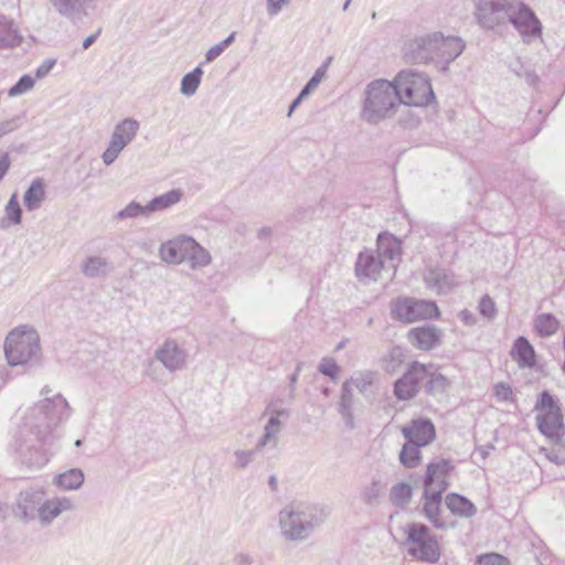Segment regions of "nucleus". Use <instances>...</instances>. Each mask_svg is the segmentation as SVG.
<instances>
[{"instance_id":"1","label":"nucleus","mask_w":565,"mask_h":565,"mask_svg":"<svg viewBox=\"0 0 565 565\" xmlns=\"http://www.w3.org/2000/svg\"><path fill=\"white\" fill-rule=\"evenodd\" d=\"M67 417L68 403L60 393L21 409V424L12 444L21 460L32 468L45 466L49 456L44 447L53 444L56 427Z\"/></svg>"},{"instance_id":"2","label":"nucleus","mask_w":565,"mask_h":565,"mask_svg":"<svg viewBox=\"0 0 565 565\" xmlns=\"http://www.w3.org/2000/svg\"><path fill=\"white\" fill-rule=\"evenodd\" d=\"M465 49L463 41L458 36H444L440 32L427 33L409 41L405 47V56L415 63L443 64V70L456 60Z\"/></svg>"},{"instance_id":"3","label":"nucleus","mask_w":565,"mask_h":565,"mask_svg":"<svg viewBox=\"0 0 565 565\" xmlns=\"http://www.w3.org/2000/svg\"><path fill=\"white\" fill-rule=\"evenodd\" d=\"M3 354L11 367H33L42 364L43 353L40 334L30 324H20L7 334Z\"/></svg>"},{"instance_id":"4","label":"nucleus","mask_w":565,"mask_h":565,"mask_svg":"<svg viewBox=\"0 0 565 565\" xmlns=\"http://www.w3.org/2000/svg\"><path fill=\"white\" fill-rule=\"evenodd\" d=\"M328 518L324 509L312 504H289L278 514L282 536L289 541H305Z\"/></svg>"},{"instance_id":"5","label":"nucleus","mask_w":565,"mask_h":565,"mask_svg":"<svg viewBox=\"0 0 565 565\" xmlns=\"http://www.w3.org/2000/svg\"><path fill=\"white\" fill-rule=\"evenodd\" d=\"M399 105V95L394 83L382 78L374 79L364 89L361 118L369 124H379L392 117Z\"/></svg>"},{"instance_id":"6","label":"nucleus","mask_w":565,"mask_h":565,"mask_svg":"<svg viewBox=\"0 0 565 565\" xmlns=\"http://www.w3.org/2000/svg\"><path fill=\"white\" fill-rule=\"evenodd\" d=\"M159 256L162 262L171 265L189 263L191 269L206 267L211 263L210 253L194 238L178 235L160 245Z\"/></svg>"},{"instance_id":"7","label":"nucleus","mask_w":565,"mask_h":565,"mask_svg":"<svg viewBox=\"0 0 565 565\" xmlns=\"http://www.w3.org/2000/svg\"><path fill=\"white\" fill-rule=\"evenodd\" d=\"M405 540L402 545L407 555L417 562L435 564L441 555L437 536L423 523H409L403 529Z\"/></svg>"},{"instance_id":"8","label":"nucleus","mask_w":565,"mask_h":565,"mask_svg":"<svg viewBox=\"0 0 565 565\" xmlns=\"http://www.w3.org/2000/svg\"><path fill=\"white\" fill-rule=\"evenodd\" d=\"M393 83L396 92H398L401 104L424 106L434 98L429 79L419 72L413 70L401 71Z\"/></svg>"},{"instance_id":"9","label":"nucleus","mask_w":565,"mask_h":565,"mask_svg":"<svg viewBox=\"0 0 565 565\" xmlns=\"http://www.w3.org/2000/svg\"><path fill=\"white\" fill-rule=\"evenodd\" d=\"M534 411L539 431L548 440H561L565 437L564 417L561 405L548 392L541 393Z\"/></svg>"},{"instance_id":"10","label":"nucleus","mask_w":565,"mask_h":565,"mask_svg":"<svg viewBox=\"0 0 565 565\" xmlns=\"http://www.w3.org/2000/svg\"><path fill=\"white\" fill-rule=\"evenodd\" d=\"M514 0H473V18L487 31L505 26Z\"/></svg>"},{"instance_id":"11","label":"nucleus","mask_w":565,"mask_h":565,"mask_svg":"<svg viewBox=\"0 0 565 565\" xmlns=\"http://www.w3.org/2000/svg\"><path fill=\"white\" fill-rule=\"evenodd\" d=\"M392 315L403 322L412 323L438 317L439 309L434 301L404 298L395 301Z\"/></svg>"},{"instance_id":"12","label":"nucleus","mask_w":565,"mask_h":565,"mask_svg":"<svg viewBox=\"0 0 565 565\" xmlns=\"http://www.w3.org/2000/svg\"><path fill=\"white\" fill-rule=\"evenodd\" d=\"M139 130V122L134 118H125L119 121L110 136L108 147L102 154L106 166H110L120 152L135 139Z\"/></svg>"},{"instance_id":"13","label":"nucleus","mask_w":565,"mask_h":565,"mask_svg":"<svg viewBox=\"0 0 565 565\" xmlns=\"http://www.w3.org/2000/svg\"><path fill=\"white\" fill-rule=\"evenodd\" d=\"M268 415L269 418L264 426V430L259 439L257 440V449L264 450L265 448L276 449L279 441V435L284 429V424L280 420L281 417H288L289 411L286 408L277 407L275 403H269L263 414Z\"/></svg>"},{"instance_id":"14","label":"nucleus","mask_w":565,"mask_h":565,"mask_svg":"<svg viewBox=\"0 0 565 565\" xmlns=\"http://www.w3.org/2000/svg\"><path fill=\"white\" fill-rule=\"evenodd\" d=\"M512 24L522 36L534 38L541 35V22L529 6L514 0L509 18L505 19V25Z\"/></svg>"},{"instance_id":"15","label":"nucleus","mask_w":565,"mask_h":565,"mask_svg":"<svg viewBox=\"0 0 565 565\" xmlns=\"http://www.w3.org/2000/svg\"><path fill=\"white\" fill-rule=\"evenodd\" d=\"M428 376V367L422 363L414 362L408 371L395 382L394 394L401 401L414 397L420 383Z\"/></svg>"},{"instance_id":"16","label":"nucleus","mask_w":565,"mask_h":565,"mask_svg":"<svg viewBox=\"0 0 565 565\" xmlns=\"http://www.w3.org/2000/svg\"><path fill=\"white\" fill-rule=\"evenodd\" d=\"M44 492L40 489L29 488L21 491L12 505V512L17 519L30 522L38 519Z\"/></svg>"},{"instance_id":"17","label":"nucleus","mask_w":565,"mask_h":565,"mask_svg":"<svg viewBox=\"0 0 565 565\" xmlns=\"http://www.w3.org/2000/svg\"><path fill=\"white\" fill-rule=\"evenodd\" d=\"M154 358L169 372H178L186 366L188 353L173 339L166 340L154 352Z\"/></svg>"},{"instance_id":"18","label":"nucleus","mask_w":565,"mask_h":565,"mask_svg":"<svg viewBox=\"0 0 565 565\" xmlns=\"http://www.w3.org/2000/svg\"><path fill=\"white\" fill-rule=\"evenodd\" d=\"M384 270H390L387 264L374 250L366 249L359 254L355 263V274L361 281H376Z\"/></svg>"},{"instance_id":"19","label":"nucleus","mask_w":565,"mask_h":565,"mask_svg":"<svg viewBox=\"0 0 565 565\" xmlns=\"http://www.w3.org/2000/svg\"><path fill=\"white\" fill-rule=\"evenodd\" d=\"M75 509V503L68 497H53L47 500H42L38 520L44 526L51 525L54 520L65 512H71Z\"/></svg>"},{"instance_id":"20","label":"nucleus","mask_w":565,"mask_h":565,"mask_svg":"<svg viewBox=\"0 0 565 565\" xmlns=\"http://www.w3.org/2000/svg\"><path fill=\"white\" fill-rule=\"evenodd\" d=\"M53 9L62 17L72 21L88 17V10H94L99 0H47Z\"/></svg>"},{"instance_id":"21","label":"nucleus","mask_w":565,"mask_h":565,"mask_svg":"<svg viewBox=\"0 0 565 565\" xmlns=\"http://www.w3.org/2000/svg\"><path fill=\"white\" fill-rule=\"evenodd\" d=\"M402 434L406 440L417 446H427L436 437L435 427L429 419L418 418L402 428Z\"/></svg>"},{"instance_id":"22","label":"nucleus","mask_w":565,"mask_h":565,"mask_svg":"<svg viewBox=\"0 0 565 565\" xmlns=\"http://www.w3.org/2000/svg\"><path fill=\"white\" fill-rule=\"evenodd\" d=\"M441 335V329L435 326H423L409 330L407 339L418 350L428 351L440 343Z\"/></svg>"},{"instance_id":"23","label":"nucleus","mask_w":565,"mask_h":565,"mask_svg":"<svg viewBox=\"0 0 565 565\" xmlns=\"http://www.w3.org/2000/svg\"><path fill=\"white\" fill-rule=\"evenodd\" d=\"M452 465L449 460L440 459L427 466L424 489L445 492L448 488L447 477Z\"/></svg>"},{"instance_id":"24","label":"nucleus","mask_w":565,"mask_h":565,"mask_svg":"<svg viewBox=\"0 0 565 565\" xmlns=\"http://www.w3.org/2000/svg\"><path fill=\"white\" fill-rule=\"evenodd\" d=\"M374 253L385 260L388 269H394L402 253L401 242L392 234L381 233L377 236L376 250Z\"/></svg>"},{"instance_id":"25","label":"nucleus","mask_w":565,"mask_h":565,"mask_svg":"<svg viewBox=\"0 0 565 565\" xmlns=\"http://www.w3.org/2000/svg\"><path fill=\"white\" fill-rule=\"evenodd\" d=\"M443 491L424 489L423 511L426 519L437 529H447L449 524L441 518V497Z\"/></svg>"},{"instance_id":"26","label":"nucleus","mask_w":565,"mask_h":565,"mask_svg":"<svg viewBox=\"0 0 565 565\" xmlns=\"http://www.w3.org/2000/svg\"><path fill=\"white\" fill-rule=\"evenodd\" d=\"M425 282L428 289L439 295L449 292L458 285L455 275L444 268L430 269L425 276Z\"/></svg>"},{"instance_id":"27","label":"nucleus","mask_w":565,"mask_h":565,"mask_svg":"<svg viewBox=\"0 0 565 565\" xmlns=\"http://www.w3.org/2000/svg\"><path fill=\"white\" fill-rule=\"evenodd\" d=\"M113 270L111 262L104 256L92 255L83 259L81 271L87 278H104Z\"/></svg>"},{"instance_id":"28","label":"nucleus","mask_w":565,"mask_h":565,"mask_svg":"<svg viewBox=\"0 0 565 565\" xmlns=\"http://www.w3.org/2000/svg\"><path fill=\"white\" fill-rule=\"evenodd\" d=\"M183 198V191L181 189H173L163 194L154 196L146 205L149 216L152 213L166 211L173 205L178 204Z\"/></svg>"},{"instance_id":"29","label":"nucleus","mask_w":565,"mask_h":565,"mask_svg":"<svg viewBox=\"0 0 565 565\" xmlns=\"http://www.w3.org/2000/svg\"><path fill=\"white\" fill-rule=\"evenodd\" d=\"M385 490V483L380 477H373L360 490V499L367 507H377Z\"/></svg>"},{"instance_id":"30","label":"nucleus","mask_w":565,"mask_h":565,"mask_svg":"<svg viewBox=\"0 0 565 565\" xmlns=\"http://www.w3.org/2000/svg\"><path fill=\"white\" fill-rule=\"evenodd\" d=\"M85 477L82 469L72 468L53 478V484L64 491L78 490L84 483Z\"/></svg>"},{"instance_id":"31","label":"nucleus","mask_w":565,"mask_h":565,"mask_svg":"<svg viewBox=\"0 0 565 565\" xmlns=\"http://www.w3.org/2000/svg\"><path fill=\"white\" fill-rule=\"evenodd\" d=\"M379 379L377 373L372 371H363L356 373L349 381L344 382L343 385H349L351 392L356 388L362 395L370 396L374 393L373 387Z\"/></svg>"},{"instance_id":"32","label":"nucleus","mask_w":565,"mask_h":565,"mask_svg":"<svg viewBox=\"0 0 565 565\" xmlns=\"http://www.w3.org/2000/svg\"><path fill=\"white\" fill-rule=\"evenodd\" d=\"M445 503L452 514L461 518H471L477 513L475 504L466 497L457 493L448 494Z\"/></svg>"},{"instance_id":"33","label":"nucleus","mask_w":565,"mask_h":565,"mask_svg":"<svg viewBox=\"0 0 565 565\" xmlns=\"http://www.w3.org/2000/svg\"><path fill=\"white\" fill-rule=\"evenodd\" d=\"M23 38L13 21L0 19V49H12L21 44Z\"/></svg>"},{"instance_id":"34","label":"nucleus","mask_w":565,"mask_h":565,"mask_svg":"<svg viewBox=\"0 0 565 565\" xmlns=\"http://www.w3.org/2000/svg\"><path fill=\"white\" fill-rule=\"evenodd\" d=\"M512 354L521 367H531L535 363L534 349L523 337L516 339L513 345Z\"/></svg>"},{"instance_id":"35","label":"nucleus","mask_w":565,"mask_h":565,"mask_svg":"<svg viewBox=\"0 0 565 565\" xmlns=\"http://www.w3.org/2000/svg\"><path fill=\"white\" fill-rule=\"evenodd\" d=\"M533 326L540 337L550 338L558 331L561 323L554 315L541 313L535 317Z\"/></svg>"},{"instance_id":"36","label":"nucleus","mask_w":565,"mask_h":565,"mask_svg":"<svg viewBox=\"0 0 565 565\" xmlns=\"http://www.w3.org/2000/svg\"><path fill=\"white\" fill-rule=\"evenodd\" d=\"M422 447L423 446H417L416 444L406 440L398 455L401 465L408 469L418 467L422 462Z\"/></svg>"},{"instance_id":"37","label":"nucleus","mask_w":565,"mask_h":565,"mask_svg":"<svg viewBox=\"0 0 565 565\" xmlns=\"http://www.w3.org/2000/svg\"><path fill=\"white\" fill-rule=\"evenodd\" d=\"M353 407V393L351 392V387L349 385H342L341 399L339 403L338 411L342 416L345 426L350 429L354 428V417L352 413Z\"/></svg>"},{"instance_id":"38","label":"nucleus","mask_w":565,"mask_h":565,"mask_svg":"<svg viewBox=\"0 0 565 565\" xmlns=\"http://www.w3.org/2000/svg\"><path fill=\"white\" fill-rule=\"evenodd\" d=\"M6 216L0 220V228L7 230L11 225L21 223L22 210L20 207L17 194H12L4 209Z\"/></svg>"},{"instance_id":"39","label":"nucleus","mask_w":565,"mask_h":565,"mask_svg":"<svg viewBox=\"0 0 565 565\" xmlns=\"http://www.w3.org/2000/svg\"><path fill=\"white\" fill-rule=\"evenodd\" d=\"M45 198V191L42 182L40 180H35L31 183L29 189L25 191L23 196V202L25 207L29 211L38 210L41 205V202Z\"/></svg>"},{"instance_id":"40","label":"nucleus","mask_w":565,"mask_h":565,"mask_svg":"<svg viewBox=\"0 0 565 565\" xmlns=\"http://www.w3.org/2000/svg\"><path fill=\"white\" fill-rule=\"evenodd\" d=\"M412 487L406 482H398L390 490V501L397 508L406 507L412 499Z\"/></svg>"},{"instance_id":"41","label":"nucleus","mask_w":565,"mask_h":565,"mask_svg":"<svg viewBox=\"0 0 565 565\" xmlns=\"http://www.w3.org/2000/svg\"><path fill=\"white\" fill-rule=\"evenodd\" d=\"M552 447H541L540 454H543L551 462L563 466L565 465V437L561 440H550Z\"/></svg>"},{"instance_id":"42","label":"nucleus","mask_w":565,"mask_h":565,"mask_svg":"<svg viewBox=\"0 0 565 565\" xmlns=\"http://www.w3.org/2000/svg\"><path fill=\"white\" fill-rule=\"evenodd\" d=\"M203 71L200 66L185 74L181 79L180 92L185 96H193L201 83Z\"/></svg>"},{"instance_id":"43","label":"nucleus","mask_w":565,"mask_h":565,"mask_svg":"<svg viewBox=\"0 0 565 565\" xmlns=\"http://www.w3.org/2000/svg\"><path fill=\"white\" fill-rule=\"evenodd\" d=\"M138 216L149 217L147 205H141L132 201L126 207L117 212L114 218L117 221H124L136 218Z\"/></svg>"},{"instance_id":"44","label":"nucleus","mask_w":565,"mask_h":565,"mask_svg":"<svg viewBox=\"0 0 565 565\" xmlns=\"http://www.w3.org/2000/svg\"><path fill=\"white\" fill-rule=\"evenodd\" d=\"M426 390L430 394L444 393L450 385L449 380L440 373L428 371Z\"/></svg>"},{"instance_id":"45","label":"nucleus","mask_w":565,"mask_h":565,"mask_svg":"<svg viewBox=\"0 0 565 565\" xmlns=\"http://www.w3.org/2000/svg\"><path fill=\"white\" fill-rule=\"evenodd\" d=\"M262 449H257V445L253 449L249 450H243L237 449L234 451V458L235 462L234 466L238 469H244L248 465H250L254 460L257 454L262 452Z\"/></svg>"},{"instance_id":"46","label":"nucleus","mask_w":565,"mask_h":565,"mask_svg":"<svg viewBox=\"0 0 565 565\" xmlns=\"http://www.w3.org/2000/svg\"><path fill=\"white\" fill-rule=\"evenodd\" d=\"M235 36L236 32L234 31L223 41L210 47L205 53V62L211 63L216 60L234 42Z\"/></svg>"},{"instance_id":"47","label":"nucleus","mask_w":565,"mask_h":565,"mask_svg":"<svg viewBox=\"0 0 565 565\" xmlns=\"http://www.w3.org/2000/svg\"><path fill=\"white\" fill-rule=\"evenodd\" d=\"M34 86V78L30 75H23L10 89L9 96H18L26 93Z\"/></svg>"},{"instance_id":"48","label":"nucleus","mask_w":565,"mask_h":565,"mask_svg":"<svg viewBox=\"0 0 565 565\" xmlns=\"http://www.w3.org/2000/svg\"><path fill=\"white\" fill-rule=\"evenodd\" d=\"M332 62V57L329 56L323 63L322 65H320L313 76L308 81L307 85L312 87L313 89H316L319 84L327 77V72H328V68L330 66Z\"/></svg>"},{"instance_id":"49","label":"nucleus","mask_w":565,"mask_h":565,"mask_svg":"<svg viewBox=\"0 0 565 565\" xmlns=\"http://www.w3.org/2000/svg\"><path fill=\"white\" fill-rule=\"evenodd\" d=\"M403 356L401 348H393L385 358V370L395 372L396 367L403 362Z\"/></svg>"},{"instance_id":"50","label":"nucleus","mask_w":565,"mask_h":565,"mask_svg":"<svg viewBox=\"0 0 565 565\" xmlns=\"http://www.w3.org/2000/svg\"><path fill=\"white\" fill-rule=\"evenodd\" d=\"M339 370L340 369H339L338 364L335 363V361L330 358L322 359V361L319 365V371L332 380H335L338 377Z\"/></svg>"},{"instance_id":"51","label":"nucleus","mask_w":565,"mask_h":565,"mask_svg":"<svg viewBox=\"0 0 565 565\" xmlns=\"http://www.w3.org/2000/svg\"><path fill=\"white\" fill-rule=\"evenodd\" d=\"M479 311L483 317L492 319L497 313L494 301L489 296H483L479 302Z\"/></svg>"},{"instance_id":"52","label":"nucleus","mask_w":565,"mask_h":565,"mask_svg":"<svg viewBox=\"0 0 565 565\" xmlns=\"http://www.w3.org/2000/svg\"><path fill=\"white\" fill-rule=\"evenodd\" d=\"M494 396L497 397L498 401L512 402L513 391L510 385L500 382L494 385Z\"/></svg>"},{"instance_id":"53","label":"nucleus","mask_w":565,"mask_h":565,"mask_svg":"<svg viewBox=\"0 0 565 565\" xmlns=\"http://www.w3.org/2000/svg\"><path fill=\"white\" fill-rule=\"evenodd\" d=\"M478 565H509V561L500 554L492 553L479 556Z\"/></svg>"},{"instance_id":"54","label":"nucleus","mask_w":565,"mask_h":565,"mask_svg":"<svg viewBox=\"0 0 565 565\" xmlns=\"http://www.w3.org/2000/svg\"><path fill=\"white\" fill-rule=\"evenodd\" d=\"M291 0H266V11L269 17L278 15L281 10L289 6Z\"/></svg>"},{"instance_id":"55","label":"nucleus","mask_w":565,"mask_h":565,"mask_svg":"<svg viewBox=\"0 0 565 565\" xmlns=\"http://www.w3.org/2000/svg\"><path fill=\"white\" fill-rule=\"evenodd\" d=\"M55 63H56V60H54V58L45 60L35 71L36 78L45 77L51 72V70L54 67Z\"/></svg>"},{"instance_id":"56","label":"nucleus","mask_w":565,"mask_h":565,"mask_svg":"<svg viewBox=\"0 0 565 565\" xmlns=\"http://www.w3.org/2000/svg\"><path fill=\"white\" fill-rule=\"evenodd\" d=\"M11 160L8 153H3L0 157V181L3 179V177L7 174L8 170L10 169Z\"/></svg>"},{"instance_id":"57","label":"nucleus","mask_w":565,"mask_h":565,"mask_svg":"<svg viewBox=\"0 0 565 565\" xmlns=\"http://www.w3.org/2000/svg\"><path fill=\"white\" fill-rule=\"evenodd\" d=\"M459 319L463 322V324L466 326H473L476 323V317L475 315L465 309V310H461L458 315Z\"/></svg>"},{"instance_id":"58","label":"nucleus","mask_w":565,"mask_h":565,"mask_svg":"<svg viewBox=\"0 0 565 565\" xmlns=\"http://www.w3.org/2000/svg\"><path fill=\"white\" fill-rule=\"evenodd\" d=\"M14 120H6L0 124V138L15 129Z\"/></svg>"},{"instance_id":"59","label":"nucleus","mask_w":565,"mask_h":565,"mask_svg":"<svg viewBox=\"0 0 565 565\" xmlns=\"http://www.w3.org/2000/svg\"><path fill=\"white\" fill-rule=\"evenodd\" d=\"M9 364L0 365V381L4 384L11 380V371Z\"/></svg>"},{"instance_id":"60","label":"nucleus","mask_w":565,"mask_h":565,"mask_svg":"<svg viewBox=\"0 0 565 565\" xmlns=\"http://www.w3.org/2000/svg\"><path fill=\"white\" fill-rule=\"evenodd\" d=\"M99 33H100V30H98L96 34H92L88 38H86L83 41V49L87 50L96 41Z\"/></svg>"},{"instance_id":"61","label":"nucleus","mask_w":565,"mask_h":565,"mask_svg":"<svg viewBox=\"0 0 565 565\" xmlns=\"http://www.w3.org/2000/svg\"><path fill=\"white\" fill-rule=\"evenodd\" d=\"M312 90H315V89L306 84L305 87L299 93V95L297 96V99H299V102L301 103L305 98H307L309 96V94Z\"/></svg>"},{"instance_id":"62","label":"nucleus","mask_w":565,"mask_h":565,"mask_svg":"<svg viewBox=\"0 0 565 565\" xmlns=\"http://www.w3.org/2000/svg\"><path fill=\"white\" fill-rule=\"evenodd\" d=\"M312 90H315V89L306 84L305 87L299 93V95L297 96V99H299V102L301 103L305 98H307L309 96V94Z\"/></svg>"},{"instance_id":"63","label":"nucleus","mask_w":565,"mask_h":565,"mask_svg":"<svg viewBox=\"0 0 565 565\" xmlns=\"http://www.w3.org/2000/svg\"><path fill=\"white\" fill-rule=\"evenodd\" d=\"M312 90H315V89L306 84L305 87L299 93V95L297 96V99H299V102L301 103L305 98H307L309 96V94Z\"/></svg>"},{"instance_id":"64","label":"nucleus","mask_w":565,"mask_h":565,"mask_svg":"<svg viewBox=\"0 0 565 565\" xmlns=\"http://www.w3.org/2000/svg\"><path fill=\"white\" fill-rule=\"evenodd\" d=\"M312 90H315V89L306 84L305 87L299 93V95L297 96V99H299V102L301 103L305 98H307L309 96V94Z\"/></svg>"}]
</instances>
